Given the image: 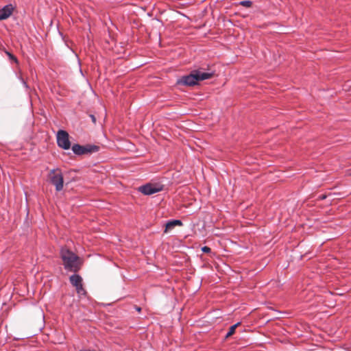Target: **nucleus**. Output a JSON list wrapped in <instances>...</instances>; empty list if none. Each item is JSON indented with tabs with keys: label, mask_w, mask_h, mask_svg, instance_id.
<instances>
[{
	"label": "nucleus",
	"mask_w": 351,
	"mask_h": 351,
	"mask_svg": "<svg viewBox=\"0 0 351 351\" xmlns=\"http://www.w3.org/2000/svg\"><path fill=\"white\" fill-rule=\"evenodd\" d=\"M60 257L66 271L77 272L80 269L81 263L79 256L69 249L62 247Z\"/></svg>",
	"instance_id": "1"
},
{
	"label": "nucleus",
	"mask_w": 351,
	"mask_h": 351,
	"mask_svg": "<svg viewBox=\"0 0 351 351\" xmlns=\"http://www.w3.org/2000/svg\"><path fill=\"white\" fill-rule=\"evenodd\" d=\"M213 73L202 72L198 70L193 71L189 75L182 77L181 79L178 80V83L179 84L186 86H193L195 85L197 82L209 79L212 77Z\"/></svg>",
	"instance_id": "2"
},
{
	"label": "nucleus",
	"mask_w": 351,
	"mask_h": 351,
	"mask_svg": "<svg viewBox=\"0 0 351 351\" xmlns=\"http://www.w3.org/2000/svg\"><path fill=\"white\" fill-rule=\"evenodd\" d=\"M48 177L50 182L55 186L56 191H60L63 189L64 178L60 169H53L50 170Z\"/></svg>",
	"instance_id": "3"
},
{
	"label": "nucleus",
	"mask_w": 351,
	"mask_h": 351,
	"mask_svg": "<svg viewBox=\"0 0 351 351\" xmlns=\"http://www.w3.org/2000/svg\"><path fill=\"white\" fill-rule=\"evenodd\" d=\"M99 147L95 145H80L79 144H74L72 146L73 152L78 156L92 154L98 152Z\"/></svg>",
	"instance_id": "4"
},
{
	"label": "nucleus",
	"mask_w": 351,
	"mask_h": 351,
	"mask_svg": "<svg viewBox=\"0 0 351 351\" xmlns=\"http://www.w3.org/2000/svg\"><path fill=\"white\" fill-rule=\"evenodd\" d=\"M57 143L60 147L64 149H69L71 147L69 135L67 132L62 130H60L58 132Z\"/></svg>",
	"instance_id": "5"
},
{
	"label": "nucleus",
	"mask_w": 351,
	"mask_h": 351,
	"mask_svg": "<svg viewBox=\"0 0 351 351\" xmlns=\"http://www.w3.org/2000/svg\"><path fill=\"white\" fill-rule=\"evenodd\" d=\"M162 191L161 186L152 184H146L139 187V191L144 195H150Z\"/></svg>",
	"instance_id": "6"
},
{
	"label": "nucleus",
	"mask_w": 351,
	"mask_h": 351,
	"mask_svg": "<svg viewBox=\"0 0 351 351\" xmlns=\"http://www.w3.org/2000/svg\"><path fill=\"white\" fill-rule=\"evenodd\" d=\"M14 8L12 4L5 5L0 10V21L8 19L12 13Z\"/></svg>",
	"instance_id": "7"
},
{
	"label": "nucleus",
	"mask_w": 351,
	"mask_h": 351,
	"mask_svg": "<svg viewBox=\"0 0 351 351\" xmlns=\"http://www.w3.org/2000/svg\"><path fill=\"white\" fill-rule=\"evenodd\" d=\"M182 222L180 220L174 219V220L169 221L166 223L165 232H167L172 230L175 226H182Z\"/></svg>",
	"instance_id": "8"
},
{
	"label": "nucleus",
	"mask_w": 351,
	"mask_h": 351,
	"mask_svg": "<svg viewBox=\"0 0 351 351\" xmlns=\"http://www.w3.org/2000/svg\"><path fill=\"white\" fill-rule=\"evenodd\" d=\"M69 280L73 287H77L82 282V277L78 274H73L70 276Z\"/></svg>",
	"instance_id": "9"
},
{
	"label": "nucleus",
	"mask_w": 351,
	"mask_h": 351,
	"mask_svg": "<svg viewBox=\"0 0 351 351\" xmlns=\"http://www.w3.org/2000/svg\"><path fill=\"white\" fill-rule=\"evenodd\" d=\"M240 324V322H237V324L231 326L229 328V330L228 332L226 333V336H225V338L226 339H228V337H230L231 335H232L234 332H235V330L237 328V327Z\"/></svg>",
	"instance_id": "10"
},
{
	"label": "nucleus",
	"mask_w": 351,
	"mask_h": 351,
	"mask_svg": "<svg viewBox=\"0 0 351 351\" xmlns=\"http://www.w3.org/2000/svg\"><path fill=\"white\" fill-rule=\"evenodd\" d=\"M75 287L77 293L78 295H86V292L85 289L83 287L82 282L81 284L78 285L77 287Z\"/></svg>",
	"instance_id": "11"
},
{
	"label": "nucleus",
	"mask_w": 351,
	"mask_h": 351,
	"mask_svg": "<svg viewBox=\"0 0 351 351\" xmlns=\"http://www.w3.org/2000/svg\"><path fill=\"white\" fill-rule=\"evenodd\" d=\"M239 4L244 7L250 8L252 5V2L250 1H242L239 3Z\"/></svg>",
	"instance_id": "12"
},
{
	"label": "nucleus",
	"mask_w": 351,
	"mask_h": 351,
	"mask_svg": "<svg viewBox=\"0 0 351 351\" xmlns=\"http://www.w3.org/2000/svg\"><path fill=\"white\" fill-rule=\"evenodd\" d=\"M19 79L20 80V81L21 82V83L23 84V85L24 86V87H25L27 90H28V89H29V86H28V84H27V82L24 80V79H23L21 76H20V77H19Z\"/></svg>",
	"instance_id": "13"
},
{
	"label": "nucleus",
	"mask_w": 351,
	"mask_h": 351,
	"mask_svg": "<svg viewBox=\"0 0 351 351\" xmlns=\"http://www.w3.org/2000/svg\"><path fill=\"white\" fill-rule=\"evenodd\" d=\"M202 252H210L211 251L210 248L209 247H207V246H204L202 248Z\"/></svg>",
	"instance_id": "14"
},
{
	"label": "nucleus",
	"mask_w": 351,
	"mask_h": 351,
	"mask_svg": "<svg viewBox=\"0 0 351 351\" xmlns=\"http://www.w3.org/2000/svg\"><path fill=\"white\" fill-rule=\"evenodd\" d=\"M90 118L91 119L92 122L95 124L96 123V117L94 114H89Z\"/></svg>",
	"instance_id": "15"
},
{
	"label": "nucleus",
	"mask_w": 351,
	"mask_h": 351,
	"mask_svg": "<svg viewBox=\"0 0 351 351\" xmlns=\"http://www.w3.org/2000/svg\"><path fill=\"white\" fill-rule=\"evenodd\" d=\"M7 54L9 56L11 60H14L16 62H17V59L15 56H14L12 54H11L9 52H7Z\"/></svg>",
	"instance_id": "16"
},
{
	"label": "nucleus",
	"mask_w": 351,
	"mask_h": 351,
	"mask_svg": "<svg viewBox=\"0 0 351 351\" xmlns=\"http://www.w3.org/2000/svg\"><path fill=\"white\" fill-rule=\"evenodd\" d=\"M326 197L325 195H321L319 196V199H324Z\"/></svg>",
	"instance_id": "17"
},
{
	"label": "nucleus",
	"mask_w": 351,
	"mask_h": 351,
	"mask_svg": "<svg viewBox=\"0 0 351 351\" xmlns=\"http://www.w3.org/2000/svg\"><path fill=\"white\" fill-rule=\"evenodd\" d=\"M136 309H137V311H139L141 310V308L138 307V308H136Z\"/></svg>",
	"instance_id": "18"
}]
</instances>
